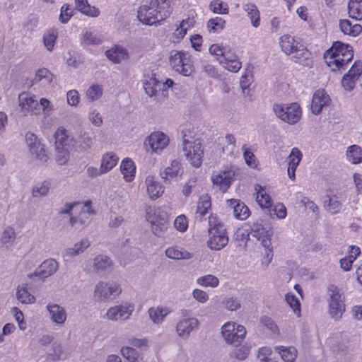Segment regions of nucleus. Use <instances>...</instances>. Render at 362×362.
Instances as JSON below:
<instances>
[{"label": "nucleus", "mask_w": 362, "mask_h": 362, "mask_svg": "<svg viewBox=\"0 0 362 362\" xmlns=\"http://www.w3.org/2000/svg\"><path fill=\"white\" fill-rule=\"evenodd\" d=\"M16 238L15 230L11 227H7L4 229L1 238V243L6 247H9L13 245Z\"/></svg>", "instance_id": "nucleus-44"}, {"label": "nucleus", "mask_w": 362, "mask_h": 362, "mask_svg": "<svg viewBox=\"0 0 362 362\" xmlns=\"http://www.w3.org/2000/svg\"><path fill=\"white\" fill-rule=\"evenodd\" d=\"M147 192L151 199H158L164 192L163 186L154 180L153 177L148 176L146 179Z\"/></svg>", "instance_id": "nucleus-27"}, {"label": "nucleus", "mask_w": 362, "mask_h": 362, "mask_svg": "<svg viewBox=\"0 0 362 362\" xmlns=\"http://www.w3.org/2000/svg\"><path fill=\"white\" fill-rule=\"evenodd\" d=\"M250 235L261 241L262 245L265 248V254L271 260L273 256V247L272 246L271 237L273 230L269 226H263L258 221L254 222L251 226Z\"/></svg>", "instance_id": "nucleus-4"}, {"label": "nucleus", "mask_w": 362, "mask_h": 362, "mask_svg": "<svg viewBox=\"0 0 362 362\" xmlns=\"http://www.w3.org/2000/svg\"><path fill=\"white\" fill-rule=\"evenodd\" d=\"M90 245V243L88 239H82L80 242L76 243L74 247H71L66 250V255L68 257H72L83 252L86 248Z\"/></svg>", "instance_id": "nucleus-40"}, {"label": "nucleus", "mask_w": 362, "mask_h": 362, "mask_svg": "<svg viewBox=\"0 0 362 362\" xmlns=\"http://www.w3.org/2000/svg\"><path fill=\"white\" fill-rule=\"evenodd\" d=\"M170 64L173 70L185 76H189L193 71L191 56L184 52L173 51L170 56Z\"/></svg>", "instance_id": "nucleus-9"}, {"label": "nucleus", "mask_w": 362, "mask_h": 362, "mask_svg": "<svg viewBox=\"0 0 362 362\" xmlns=\"http://www.w3.org/2000/svg\"><path fill=\"white\" fill-rule=\"evenodd\" d=\"M339 28L344 35L352 37L358 35L362 31V26L361 25H352L351 22L347 19H342L339 21Z\"/></svg>", "instance_id": "nucleus-28"}, {"label": "nucleus", "mask_w": 362, "mask_h": 362, "mask_svg": "<svg viewBox=\"0 0 362 362\" xmlns=\"http://www.w3.org/2000/svg\"><path fill=\"white\" fill-rule=\"evenodd\" d=\"M49 189V183L44 181L40 185H35L32 190L33 197H40L47 195Z\"/></svg>", "instance_id": "nucleus-51"}, {"label": "nucleus", "mask_w": 362, "mask_h": 362, "mask_svg": "<svg viewBox=\"0 0 362 362\" xmlns=\"http://www.w3.org/2000/svg\"><path fill=\"white\" fill-rule=\"evenodd\" d=\"M165 255L168 258L174 259H188L192 257V255L189 252L173 247L168 248Z\"/></svg>", "instance_id": "nucleus-41"}, {"label": "nucleus", "mask_w": 362, "mask_h": 362, "mask_svg": "<svg viewBox=\"0 0 362 362\" xmlns=\"http://www.w3.org/2000/svg\"><path fill=\"white\" fill-rule=\"evenodd\" d=\"M327 291L329 294V313L332 318L338 320L341 319L345 311L344 297L341 293V290L334 284L329 285Z\"/></svg>", "instance_id": "nucleus-5"}, {"label": "nucleus", "mask_w": 362, "mask_h": 362, "mask_svg": "<svg viewBox=\"0 0 362 362\" xmlns=\"http://www.w3.org/2000/svg\"><path fill=\"white\" fill-rule=\"evenodd\" d=\"M112 261L107 256L98 255L93 259L90 271L98 274L109 272L112 269Z\"/></svg>", "instance_id": "nucleus-22"}, {"label": "nucleus", "mask_w": 362, "mask_h": 362, "mask_svg": "<svg viewBox=\"0 0 362 362\" xmlns=\"http://www.w3.org/2000/svg\"><path fill=\"white\" fill-rule=\"evenodd\" d=\"M226 23L221 17L211 18L207 22V29L210 33H219L225 28Z\"/></svg>", "instance_id": "nucleus-42"}, {"label": "nucleus", "mask_w": 362, "mask_h": 362, "mask_svg": "<svg viewBox=\"0 0 362 362\" xmlns=\"http://www.w3.org/2000/svg\"><path fill=\"white\" fill-rule=\"evenodd\" d=\"M209 226L210 238L207 245L212 250H220L228 243L226 229L223 224L218 223L216 218L212 215L209 217Z\"/></svg>", "instance_id": "nucleus-3"}, {"label": "nucleus", "mask_w": 362, "mask_h": 362, "mask_svg": "<svg viewBox=\"0 0 362 362\" xmlns=\"http://www.w3.org/2000/svg\"><path fill=\"white\" fill-rule=\"evenodd\" d=\"M286 300L294 313L300 312V304L298 299L294 294L288 293L286 295Z\"/></svg>", "instance_id": "nucleus-59"}, {"label": "nucleus", "mask_w": 362, "mask_h": 362, "mask_svg": "<svg viewBox=\"0 0 362 362\" xmlns=\"http://www.w3.org/2000/svg\"><path fill=\"white\" fill-rule=\"evenodd\" d=\"M346 54L339 57H334L335 59L326 60L327 65L332 68L333 71L344 69L345 66L351 61L354 57V52L344 51Z\"/></svg>", "instance_id": "nucleus-24"}, {"label": "nucleus", "mask_w": 362, "mask_h": 362, "mask_svg": "<svg viewBox=\"0 0 362 362\" xmlns=\"http://www.w3.org/2000/svg\"><path fill=\"white\" fill-rule=\"evenodd\" d=\"M103 94V88L99 85H93L86 92V95L91 100H96L100 98Z\"/></svg>", "instance_id": "nucleus-57"}, {"label": "nucleus", "mask_w": 362, "mask_h": 362, "mask_svg": "<svg viewBox=\"0 0 362 362\" xmlns=\"http://www.w3.org/2000/svg\"><path fill=\"white\" fill-rule=\"evenodd\" d=\"M346 156L350 162L358 164L362 162V149L358 145L349 146L346 151Z\"/></svg>", "instance_id": "nucleus-39"}, {"label": "nucleus", "mask_w": 362, "mask_h": 362, "mask_svg": "<svg viewBox=\"0 0 362 362\" xmlns=\"http://www.w3.org/2000/svg\"><path fill=\"white\" fill-rule=\"evenodd\" d=\"M227 205L233 210V215L237 219L243 221L249 217L250 211L248 207L240 199H228Z\"/></svg>", "instance_id": "nucleus-17"}, {"label": "nucleus", "mask_w": 362, "mask_h": 362, "mask_svg": "<svg viewBox=\"0 0 362 362\" xmlns=\"http://www.w3.org/2000/svg\"><path fill=\"white\" fill-rule=\"evenodd\" d=\"M73 142L72 148H80L84 151L90 148L93 144L92 137L86 132L79 135L76 140H73Z\"/></svg>", "instance_id": "nucleus-35"}, {"label": "nucleus", "mask_w": 362, "mask_h": 362, "mask_svg": "<svg viewBox=\"0 0 362 362\" xmlns=\"http://www.w3.org/2000/svg\"><path fill=\"white\" fill-rule=\"evenodd\" d=\"M198 325L199 321L197 318H184L177 322L176 332L180 337L186 339L194 329L197 328Z\"/></svg>", "instance_id": "nucleus-16"}, {"label": "nucleus", "mask_w": 362, "mask_h": 362, "mask_svg": "<svg viewBox=\"0 0 362 362\" xmlns=\"http://www.w3.org/2000/svg\"><path fill=\"white\" fill-rule=\"evenodd\" d=\"M121 354L129 362H137L139 358V353L131 346L122 347Z\"/></svg>", "instance_id": "nucleus-50"}, {"label": "nucleus", "mask_w": 362, "mask_h": 362, "mask_svg": "<svg viewBox=\"0 0 362 362\" xmlns=\"http://www.w3.org/2000/svg\"><path fill=\"white\" fill-rule=\"evenodd\" d=\"M134 307L131 305H116L109 308L106 316L110 320H125L132 314Z\"/></svg>", "instance_id": "nucleus-14"}, {"label": "nucleus", "mask_w": 362, "mask_h": 362, "mask_svg": "<svg viewBox=\"0 0 362 362\" xmlns=\"http://www.w3.org/2000/svg\"><path fill=\"white\" fill-rule=\"evenodd\" d=\"M158 81L156 78H151L149 81H146L144 83V88L147 95L152 97L155 95L157 91Z\"/></svg>", "instance_id": "nucleus-58"}, {"label": "nucleus", "mask_w": 362, "mask_h": 362, "mask_svg": "<svg viewBox=\"0 0 362 362\" xmlns=\"http://www.w3.org/2000/svg\"><path fill=\"white\" fill-rule=\"evenodd\" d=\"M118 160V157L112 153L104 155L101 160V172L106 173L112 170L117 165Z\"/></svg>", "instance_id": "nucleus-36"}, {"label": "nucleus", "mask_w": 362, "mask_h": 362, "mask_svg": "<svg viewBox=\"0 0 362 362\" xmlns=\"http://www.w3.org/2000/svg\"><path fill=\"white\" fill-rule=\"evenodd\" d=\"M102 41L96 35L90 32H86L83 36V45H98L101 44Z\"/></svg>", "instance_id": "nucleus-55"}, {"label": "nucleus", "mask_w": 362, "mask_h": 362, "mask_svg": "<svg viewBox=\"0 0 362 362\" xmlns=\"http://www.w3.org/2000/svg\"><path fill=\"white\" fill-rule=\"evenodd\" d=\"M148 313L150 319L155 324L161 323L166 315L168 314V312L166 309L160 307L151 308L148 309Z\"/></svg>", "instance_id": "nucleus-38"}, {"label": "nucleus", "mask_w": 362, "mask_h": 362, "mask_svg": "<svg viewBox=\"0 0 362 362\" xmlns=\"http://www.w3.org/2000/svg\"><path fill=\"white\" fill-rule=\"evenodd\" d=\"M211 198L208 194H204L200 197L197 211L196 218L202 221L203 217L207 214L208 210L211 209Z\"/></svg>", "instance_id": "nucleus-30"}, {"label": "nucleus", "mask_w": 362, "mask_h": 362, "mask_svg": "<svg viewBox=\"0 0 362 362\" xmlns=\"http://www.w3.org/2000/svg\"><path fill=\"white\" fill-rule=\"evenodd\" d=\"M202 71L211 78H217L219 75L217 69L211 64L205 62H202Z\"/></svg>", "instance_id": "nucleus-63"}, {"label": "nucleus", "mask_w": 362, "mask_h": 362, "mask_svg": "<svg viewBox=\"0 0 362 362\" xmlns=\"http://www.w3.org/2000/svg\"><path fill=\"white\" fill-rule=\"evenodd\" d=\"M255 189L257 192L256 200L262 208L269 209L272 206L271 197L267 193L266 188L260 185H256Z\"/></svg>", "instance_id": "nucleus-29"}, {"label": "nucleus", "mask_w": 362, "mask_h": 362, "mask_svg": "<svg viewBox=\"0 0 362 362\" xmlns=\"http://www.w3.org/2000/svg\"><path fill=\"white\" fill-rule=\"evenodd\" d=\"M19 106L24 115H39L40 105L35 95H30L28 93H23L18 96Z\"/></svg>", "instance_id": "nucleus-12"}, {"label": "nucleus", "mask_w": 362, "mask_h": 362, "mask_svg": "<svg viewBox=\"0 0 362 362\" xmlns=\"http://www.w3.org/2000/svg\"><path fill=\"white\" fill-rule=\"evenodd\" d=\"M56 148L61 151L63 153L62 158H59L60 164L65 163L69 158V151L72 149L73 139H69L66 134V130L63 128H59L54 134Z\"/></svg>", "instance_id": "nucleus-11"}, {"label": "nucleus", "mask_w": 362, "mask_h": 362, "mask_svg": "<svg viewBox=\"0 0 362 362\" xmlns=\"http://www.w3.org/2000/svg\"><path fill=\"white\" fill-rule=\"evenodd\" d=\"M16 298L18 301L23 304L33 303L35 302V297L31 295L27 288L18 286L16 291Z\"/></svg>", "instance_id": "nucleus-47"}, {"label": "nucleus", "mask_w": 362, "mask_h": 362, "mask_svg": "<svg viewBox=\"0 0 362 362\" xmlns=\"http://www.w3.org/2000/svg\"><path fill=\"white\" fill-rule=\"evenodd\" d=\"M46 308L53 323L63 325L65 322L67 315L63 307L56 303H48Z\"/></svg>", "instance_id": "nucleus-19"}, {"label": "nucleus", "mask_w": 362, "mask_h": 362, "mask_svg": "<svg viewBox=\"0 0 362 362\" xmlns=\"http://www.w3.org/2000/svg\"><path fill=\"white\" fill-rule=\"evenodd\" d=\"M209 9L214 13L228 14L229 8L227 3L221 0H213L210 2Z\"/></svg>", "instance_id": "nucleus-46"}, {"label": "nucleus", "mask_w": 362, "mask_h": 362, "mask_svg": "<svg viewBox=\"0 0 362 362\" xmlns=\"http://www.w3.org/2000/svg\"><path fill=\"white\" fill-rule=\"evenodd\" d=\"M105 56L113 63L119 64L128 59L127 50L122 46L115 45L105 52Z\"/></svg>", "instance_id": "nucleus-25"}, {"label": "nucleus", "mask_w": 362, "mask_h": 362, "mask_svg": "<svg viewBox=\"0 0 362 362\" xmlns=\"http://www.w3.org/2000/svg\"><path fill=\"white\" fill-rule=\"evenodd\" d=\"M53 74L48 69L42 68L37 71L35 76L34 78V81L35 83H38L41 81L42 79H45L48 83H51L53 80Z\"/></svg>", "instance_id": "nucleus-54"}, {"label": "nucleus", "mask_w": 362, "mask_h": 362, "mask_svg": "<svg viewBox=\"0 0 362 362\" xmlns=\"http://www.w3.org/2000/svg\"><path fill=\"white\" fill-rule=\"evenodd\" d=\"M74 14V9H70L69 5L64 4L61 8L59 21L62 23H66Z\"/></svg>", "instance_id": "nucleus-60"}, {"label": "nucleus", "mask_w": 362, "mask_h": 362, "mask_svg": "<svg viewBox=\"0 0 362 362\" xmlns=\"http://www.w3.org/2000/svg\"><path fill=\"white\" fill-rule=\"evenodd\" d=\"M76 8L85 14L91 17H97L100 11L95 6H90L88 3V0H74Z\"/></svg>", "instance_id": "nucleus-32"}, {"label": "nucleus", "mask_w": 362, "mask_h": 362, "mask_svg": "<svg viewBox=\"0 0 362 362\" xmlns=\"http://www.w3.org/2000/svg\"><path fill=\"white\" fill-rule=\"evenodd\" d=\"M224 62L221 61V64H223V67L231 72L235 73L241 68V63L236 59H232L226 56L224 57Z\"/></svg>", "instance_id": "nucleus-52"}, {"label": "nucleus", "mask_w": 362, "mask_h": 362, "mask_svg": "<svg viewBox=\"0 0 362 362\" xmlns=\"http://www.w3.org/2000/svg\"><path fill=\"white\" fill-rule=\"evenodd\" d=\"M59 268L58 262L54 259H48L44 261L34 273L30 276H38L41 279H46L53 275Z\"/></svg>", "instance_id": "nucleus-15"}, {"label": "nucleus", "mask_w": 362, "mask_h": 362, "mask_svg": "<svg viewBox=\"0 0 362 362\" xmlns=\"http://www.w3.org/2000/svg\"><path fill=\"white\" fill-rule=\"evenodd\" d=\"M30 153L34 155L38 160L45 162L47 160V155L43 145L38 142L29 148Z\"/></svg>", "instance_id": "nucleus-49"}, {"label": "nucleus", "mask_w": 362, "mask_h": 362, "mask_svg": "<svg viewBox=\"0 0 362 362\" xmlns=\"http://www.w3.org/2000/svg\"><path fill=\"white\" fill-rule=\"evenodd\" d=\"M157 1H151L149 5H142L139 8L137 18L143 24L152 25L160 24L170 16L169 10L162 11L156 8Z\"/></svg>", "instance_id": "nucleus-2"}, {"label": "nucleus", "mask_w": 362, "mask_h": 362, "mask_svg": "<svg viewBox=\"0 0 362 362\" xmlns=\"http://www.w3.org/2000/svg\"><path fill=\"white\" fill-rule=\"evenodd\" d=\"M353 52L352 47L347 44H344L340 41H337L333 43L332 46L327 49L324 57L326 60H331V59H335L334 57H339L346 54L344 51Z\"/></svg>", "instance_id": "nucleus-23"}, {"label": "nucleus", "mask_w": 362, "mask_h": 362, "mask_svg": "<svg viewBox=\"0 0 362 362\" xmlns=\"http://www.w3.org/2000/svg\"><path fill=\"white\" fill-rule=\"evenodd\" d=\"M234 176V173L230 170L221 171L216 175L212 176L211 180L214 185L219 187L223 192L227 191L230 187Z\"/></svg>", "instance_id": "nucleus-20"}, {"label": "nucleus", "mask_w": 362, "mask_h": 362, "mask_svg": "<svg viewBox=\"0 0 362 362\" xmlns=\"http://www.w3.org/2000/svg\"><path fill=\"white\" fill-rule=\"evenodd\" d=\"M122 292L120 286L116 282L98 281L94 288L93 297L96 301L107 302L115 299Z\"/></svg>", "instance_id": "nucleus-7"}, {"label": "nucleus", "mask_w": 362, "mask_h": 362, "mask_svg": "<svg viewBox=\"0 0 362 362\" xmlns=\"http://www.w3.org/2000/svg\"><path fill=\"white\" fill-rule=\"evenodd\" d=\"M281 50L287 55H291L292 60L303 65H308L310 53L306 47L295 40L294 37L284 35L279 39Z\"/></svg>", "instance_id": "nucleus-1"}, {"label": "nucleus", "mask_w": 362, "mask_h": 362, "mask_svg": "<svg viewBox=\"0 0 362 362\" xmlns=\"http://www.w3.org/2000/svg\"><path fill=\"white\" fill-rule=\"evenodd\" d=\"M362 74V62L357 61L351 67L349 72L346 74L356 81L359 79V77Z\"/></svg>", "instance_id": "nucleus-56"}, {"label": "nucleus", "mask_w": 362, "mask_h": 362, "mask_svg": "<svg viewBox=\"0 0 362 362\" xmlns=\"http://www.w3.org/2000/svg\"><path fill=\"white\" fill-rule=\"evenodd\" d=\"M184 136L182 141V151L186 158L191 165L195 168H199L202 162L204 149L199 141L189 140Z\"/></svg>", "instance_id": "nucleus-8"}, {"label": "nucleus", "mask_w": 362, "mask_h": 362, "mask_svg": "<svg viewBox=\"0 0 362 362\" xmlns=\"http://www.w3.org/2000/svg\"><path fill=\"white\" fill-rule=\"evenodd\" d=\"M148 143L152 149V151L158 153V151L165 148L169 143L168 137L163 132H155L148 137Z\"/></svg>", "instance_id": "nucleus-18"}, {"label": "nucleus", "mask_w": 362, "mask_h": 362, "mask_svg": "<svg viewBox=\"0 0 362 362\" xmlns=\"http://www.w3.org/2000/svg\"><path fill=\"white\" fill-rule=\"evenodd\" d=\"M250 354V347L247 346H243L233 352L232 355L239 360L245 359Z\"/></svg>", "instance_id": "nucleus-62"}, {"label": "nucleus", "mask_w": 362, "mask_h": 362, "mask_svg": "<svg viewBox=\"0 0 362 362\" xmlns=\"http://www.w3.org/2000/svg\"><path fill=\"white\" fill-rule=\"evenodd\" d=\"M197 283L204 286L216 287L219 281L215 276L209 274L199 278Z\"/></svg>", "instance_id": "nucleus-53"}, {"label": "nucleus", "mask_w": 362, "mask_h": 362, "mask_svg": "<svg viewBox=\"0 0 362 362\" xmlns=\"http://www.w3.org/2000/svg\"><path fill=\"white\" fill-rule=\"evenodd\" d=\"M226 308L234 311L240 308V300L238 298L230 297L223 301Z\"/></svg>", "instance_id": "nucleus-61"}, {"label": "nucleus", "mask_w": 362, "mask_h": 362, "mask_svg": "<svg viewBox=\"0 0 362 362\" xmlns=\"http://www.w3.org/2000/svg\"><path fill=\"white\" fill-rule=\"evenodd\" d=\"M276 351L285 362H295L297 358V350L294 346H277Z\"/></svg>", "instance_id": "nucleus-34"}, {"label": "nucleus", "mask_w": 362, "mask_h": 362, "mask_svg": "<svg viewBox=\"0 0 362 362\" xmlns=\"http://www.w3.org/2000/svg\"><path fill=\"white\" fill-rule=\"evenodd\" d=\"M243 9L250 18L252 26L255 28L259 27L260 25V13L257 6L255 4L248 3L244 6Z\"/></svg>", "instance_id": "nucleus-33"}, {"label": "nucleus", "mask_w": 362, "mask_h": 362, "mask_svg": "<svg viewBox=\"0 0 362 362\" xmlns=\"http://www.w3.org/2000/svg\"><path fill=\"white\" fill-rule=\"evenodd\" d=\"M329 100V96L324 90H316L311 103L312 112L318 115L322 111V107L328 104Z\"/></svg>", "instance_id": "nucleus-21"}, {"label": "nucleus", "mask_w": 362, "mask_h": 362, "mask_svg": "<svg viewBox=\"0 0 362 362\" xmlns=\"http://www.w3.org/2000/svg\"><path fill=\"white\" fill-rule=\"evenodd\" d=\"M182 174V169L180 162L178 160H173L170 166L165 168L160 172L161 178L165 180H170Z\"/></svg>", "instance_id": "nucleus-26"}, {"label": "nucleus", "mask_w": 362, "mask_h": 362, "mask_svg": "<svg viewBox=\"0 0 362 362\" xmlns=\"http://www.w3.org/2000/svg\"><path fill=\"white\" fill-rule=\"evenodd\" d=\"M302 158V153L297 148H293L288 156L289 169L296 170Z\"/></svg>", "instance_id": "nucleus-48"}, {"label": "nucleus", "mask_w": 362, "mask_h": 362, "mask_svg": "<svg viewBox=\"0 0 362 362\" xmlns=\"http://www.w3.org/2000/svg\"><path fill=\"white\" fill-rule=\"evenodd\" d=\"M120 170L126 181H132L135 176L136 171V167L133 160L130 158L124 159L120 165Z\"/></svg>", "instance_id": "nucleus-31"}, {"label": "nucleus", "mask_w": 362, "mask_h": 362, "mask_svg": "<svg viewBox=\"0 0 362 362\" xmlns=\"http://www.w3.org/2000/svg\"><path fill=\"white\" fill-rule=\"evenodd\" d=\"M348 9L349 17L356 20L362 19V0H349Z\"/></svg>", "instance_id": "nucleus-37"}, {"label": "nucleus", "mask_w": 362, "mask_h": 362, "mask_svg": "<svg viewBox=\"0 0 362 362\" xmlns=\"http://www.w3.org/2000/svg\"><path fill=\"white\" fill-rule=\"evenodd\" d=\"M175 227L180 231H185L187 228V221L184 215L177 216L174 221Z\"/></svg>", "instance_id": "nucleus-64"}, {"label": "nucleus", "mask_w": 362, "mask_h": 362, "mask_svg": "<svg viewBox=\"0 0 362 362\" xmlns=\"http://www.w3.org/2000/svg\"><path fill=\"white\" fill-rule=\"evenodd\" d=\"M221 329L222 335L228 344H239L246 334L244 326L233 322L226 323Z\"/></svg>", "instance_id": "nucleus-10"}, {"label": "nucleus", "mask_w": 362, "mask_h": 362, "mask_svg": "<svg viewBox=\"0 0 362 362\" xmlns=\"http://www.w3.org/2000/svg\"><path fill=\"white\" fill-rule=\"evenodd\" d=\"M273 111L280 119L290 124H296L300 119L302 113L300 105L296 103L274 104Z\"/></svg>", "instance_id": "nucleus-6"}, {"label": "nucleus", "mask_w": 362, "mask_h": 362, "mask_svg": "<svg viewBox=\"0 0 362 362\" xmlns=\"http://www.w3.org/2000/svg\"><path fill=\"white\" fill-rule=\"evenodd\" d=\"M152 209L146 211V219L151 224V230L153 233L158 236L161 237L165 233L169 223L165 218L157 216L156 214H151Z\"/></svg>", "instance_id": "nucleus-13"}, {"label": "nucleus", "mask_w": 362, "mask_h": 362, "mask_svg": "<svg viewBox=\"0 0 362 362\" xmlns=\"http://www.w3.org/2000/svg\"><path fill=\"white\" fill-rule=\"evenodd\" d=\"M57 37V31L54 29L49 30L44 34L43 42L47 50L52 51L53 49Z\"/></svg>", "instance_id": "nucleus-45"}, {"label": "nucleus", "mask_w": 362, "mask_h": 362, "mask_svg": "<svg viewBox=\"0 0 362 362\" xmlns=\"http://www.w3.org/2000/svg\"><path fill=\"white\" fill-rule=\"evenodd\" d=\"M328 199L325 201V208L331 214H336L339 212L341 208V203L334 195L332 197L327 196Z\"/></svg>", "instance_id": "nucleus-43"}]
</instances>
